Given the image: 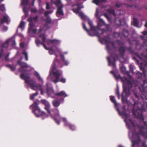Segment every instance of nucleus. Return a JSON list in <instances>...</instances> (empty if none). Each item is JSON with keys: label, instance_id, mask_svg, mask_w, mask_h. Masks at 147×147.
<instances>
[{"label": "nucleus", "instance_id": "1", "mask_svg": "<svg viewBox=\"0 0 147 147\" xmlns=\"http://www.w3.org/2000/svg\"><path fill=\"white\" fill-rule=\"evenodd\" d=\"M110 100L115 105L116 109L119 114L123 117H125L124 121L127 128L129 129L128 135L132 142L131 147H147L146 142L142 141L140 137L142 136L144 138L147 140V121H144V117L142 115V107L139 102H136L133 98H131L134 104L133 109V118L130 119L129 114L121 112L118 107L115 97L111 96Z\"/></svg>", "mask_w": 147, "mask_h": 147}, {"label": "nucleus", "instance_id": "2", "mask_svg": "<svg viewBox=\"0 0 147 147\" xmlns=\"http://www.w3.org/2000/svg\"><path fill=\"white\" fill-rule=\"evenodd\" d=\"M142 56L144 59H147V55H144L143 54H142ZM144 65L145 66H147L146 61H144ZM110 73L113 75L116 80L120 79L123 83V91L122 94V100L123 102H126L128 104V101L126 98V97H128L130 94V90L134 86H136V87H138L139 88L142 92L141 97L143 99H147L146 95H147V92L146 90V88H147V82L146 81H143L144 85L140 84L139 83H138L137 84H136L134 82L132 77L129 74H127V75L129 78L130 81L128 80L125 77H121L120 75L117 76H116L114 71H110Z\"/></svg>", "mask_w": 147, "mask_h": 147}, {"label": "nucleus", "instance_id": "3", "mask_svg": "<svg viewBox=\"0 0 147 147\" xmlns=\"http://www.w3.org/2000/svg\"><path fill=\"white\" fill-rule=\"evenodd\" d=\"M22 69L21 68L19 69V71L22 73L20 76L21 78L24 80L25 82L30 86L31 89L35 90H40L41 94L44 95L45 92V90L42 85L44 81L39 74L37 72L35 71L34 75L37 78L38 81L41 83L36 84L35 82L30 79V75L27 71H26L24 72L22 71Z\"/></svg>", "mask_w": 147, "mask_h": 147}, {"label": "nucleus", "instance_id": "4", "mask_svg": "<svg viewBox=\"0 0 147 147\" xmlns=\"http://www.w3.org/2000/svg\"><path fill=\"white\" fill-rule=\"evenodd\" d=\"M39 37L41 38L42 41V42H41L40 40L38 39H36L35 42L37 45L38 46H39L40 45H42L46 49L48 50V48L46 47L44 43L47 42V44L49 45H53V47H54L55 49H53V48H50L49 49V53L51 55H54L56 57H57L58 56L57 55V51L58 52V50L57 49H60L58 48V47L61 43L60 41L57 39L52 40L48 39L46 40V38L45 37V34H43L40 35L39 36Z\"/></svg>", "mask_w": 147, "mask_h": 147}, {"label": "nucleus", "instance_id": "5", "mask_svg": "<svg viewBox=\"0 0 147 147\" xmlns=\"http://www.w3.org/2000/svg\"><path fill=\"white\" fill-rule=\"evenodd\" d=\"M56 59L55 60L53 64L52 65V67H51L49 72V74L47 78L48 81H51L53 82L55 84H56L59 81L63 83L66 82V79L63 77H62L59 80V77L62 75V71L61 70L56 69L54 67L55 65V61Z\"/></svg>", "mask_w": 147, "mask_h": 147}, {"label": "nucleus", "instance_id": "6", "mask_svg": "<svg viewBox=\"0 0 147 147\" xmlns=\"http://www.w3.org/2000/svg\"><path fill=\"white\" fill-rule=\"evenodd\" d=\"M76 6V9H73L72 10L76 14H78L81 18L83 20H88V23L90 26V32L92 30H96L97 28L96 27L94 26L93 25V23L92 21L90 20L88 18L86 15L82 12L79 11L82 8H84L82 4H78L76 5H74L72 6L73 7Z\"/></svg>", "mask_w": 147, "mask_h": 147}, {"label": "nucleus", "instance_id": "7", "mask_svg": "<svg viewBox=\"0 0 147 147\" xmlns=\"http://www.w3.org/2000/svg\"><path fill=\"white\" fill-rule=\"evenodd\" d=\"M41 101L42 103L45 105V109L49 113L51 117L53 118L54 120L56 123L58 125H59L60 123L59 120L61 119V117L59 115V111L58 109H54L53 110V112L55 114V116L53 117L51 113L50 109V105L49 102L45 99L42 100Z\"/></svg>", "mask_w": 147, "mask_h": 147}, {"label": "nucleus", "instance_id": "8", "mask_svg": "<svg viewBox=\"0 0 147 147\" xmlns=\"http://www.w3.org/2000/svg\"><path fill=\"white\" fill-rule=\"evenodd\" d=\"M95 32H97L98 33L97 36L99 38V40L102 43L103 42H105V44L106 46V49L109 53L111 54V57H112L113 56V54L111 53L112 52V49L111 48V46H112L113 47L116 48V47L114 46V43L112 42H111L110 41V39L109 37H106L105 36L103 38L101 39L100 38V36L102 34H99L98 31V30L97 29L96 30H91V31L90 32L91 34H92L94 33V35L93 36L95 35Z\"/></svg>", "mask_w": 147, "mask_h": 147}, {"label": "nucleus", "instance_id": "9", "mask_svg": "<svg viewBox=\"0 0 147 147\" xmlns=\"http://www.w3.org/2000/svg\"><path fill=\"white\" fill-rule=\"evenodd\" d=\"M39 103L38 100L36 101L30 106V108L32 110V112L36 117H41L42 119H44L47 118L49 116L44 112L41 111L38 106Z\"/></svg>", "mask_w": 147, "mask_h": 147}, {"label": "nucleus", "instance_id": "10", "mask_svg": "<svg viewBox=\"0 0 147 147\" xmlns=\"http://www.w3.org/2000/svg\"><path fill=\"white\" fill-rule=\"evenodd\" d=\"M98 8L96 9V12L95 13V17L98 19L97 21L98 25L96 27L97 30H98L99 34H106L107 31L104 29H100L99 28L101 26L105 25V23L104 20L100 18V16L98 15Z\"/></svg>", "mask_w": 147, "mask_h": 147}, {"label": "nucleus", "instance_id": "11", "mask_svg": "<svg viewBox=\"0 0 147 147\" xmlns=\"http://www.w3.org/2000/svg\"><path fill=\"white\" fill-rule=\"evenodd\" d=\"M52 3L55 4L58 7L56 13V15L58 17L61 18L63 15L62 9L63 5L61 0H51Z\"/></svg>", "mask_w": 147, "mask_h": 147}, {"label": "nucleus", "instance_id": "12", "mask_svg": "<svg viewBox=\"0 0 147 147\" xmlns=\"http://www.w3.org/2000/svg\"><path fill=\"white\" fill-rule=\"evenodd\" d=\"M57 49L58 50V52L59 53L62 59V63L63 65L61 64V63L57 59V57H56L54 59V60L53 62V63L54 61H55V59H56L55 62V65L54 66L55 69H56V67L57 66L60 67H62L63 65H64L65 66H67L69 64V61L65 59L64 55H63L61 53V50L59 49ZM53 64V63L51 65V67H52V65Z\"/></svg>", "mask_w": 147, "mask_h": 147}, {"label": "nucleus", "instance_id": "13", "mask_svg": "<svg viewBox=\"0 0 147 147\" xmlns=\"http://www.w3.org/2000/svg\"><path fill=\"white\" fill-rule=\"evenodd\" d=\"M46 86V94L48 96L54 98L56 93L54 92L53 86L51 84L47 83Z\"/></svg>", "mask_w": 147, "mask_h": 147}, {"label": "nucleus", "instance_id": "14", "mask_svg": "<svg viewBox=\"0 0 147 147\" xmlns=\"http://www.w3.org/2000/svg\"><path fill=\"white\" fill-rule=\"evenodd\" d=\"M107 11L109 13L113 15L114 16L119 17V23L120 25H122V23L124 21V19L122 18L120 19V18L123 17L124 15L123 14H121L120 11H118L117 13L116 14L115 13L114 11L112 9H108L107 10Z\"/></svg>", "mask_w": 147, "mask_h": 147}, {"label": "nucleus", "instance_id": "15", "mask_svg": "<svg viewBox=\"0 0 147 147\" xmlns=\"http://www.w3.org/2000/svg\"><path fill=\"white\" fill-rule=\"evenodd\" d=\"M53 12V10L50 11H46L45 12V16L46 17L45 20L46 24L44 26V29H48L50 27V25H51V20L50 17L48 16V15L51 14Z\"/></svg>", "mask_w": 147, "mask_h": 147}, {"label": "nucleus", "instance_id": "16", "mask_svg": "<svg viewBox=\"0 0 147 147\" xmlns=\"http://www.w3.org/2000/svg\"><path fill=\"white\" fill-rule=\"evenodd\" d=\"M9 45H12L14 46L16 45V44L15 42V36H13L7 39L5 42L2 44V47L6 48L9 46Z\"/></svg>", "mask_w": 147, "mask_h": 147}, {"label": "nucleus", "instance_id": "17", "mask_svg": "<svg viewBox=\"0 0 147 147\" xmlns=\"http://www.w3.org/2000/svg\"><path fill=\"white\" fill-rule=\"evenodd\" d=\"M21 5L24 6L23 11L26 17L28 15V9L30 7V4L28 2V0H22Z\"/></svg>", "mask_w": 147, "mask_h": 147}, {"label": "nucleus", "instance_id": "18", "mask_svg": "<svg viewBox=\"0 0 147 147\" xmlns=\"http://www.w3.org/2000/svg\"><path fill=\"white\" fill-rule=\"evenodd\" d=\"M28 21L29 22V26L28 28V33L29 35L31 36H33L30 34V32H32L34 34H35L37 32V30L36 29L33 28L34 26V24L33 23L32 21V18H30L28 19Z\"/></svg>", "mask_w": 147, "mask_h": 147}, {"label": "nucleus", "instance_id": "19", "mask_svg": "<svg viewBox=\"0 0 147 147\" xmlns=\"http://www.w3.org/2000/svg\"><path fill=\"white\" fill-rule=\"evenodd\" d=\"M62 119L65 126L69 127L70 129L73 131L76 129V127L74 125L71 124L68 122L66 118H62Z\"/></svg>", "mask_w": 147, "mask_h": 147}, {"label": "nucleus", "instance_id": "20", "mask_svg": "<svg viewBox=\"0 0 147 147\" xmlns=\"http://www.w3.org/2000/svg\"><path fill=\"white\" fill-rule=\"evenodd\" d=\"M123 34L121 33L114 32V34L116 36H120L121 38H123L124 37H127L129 35V32L126 29H123Z\"/></svg>", "mask_w": 147, "mask_h": 147}, {"label": "nucleus", "instance_id": "21", "mask_svg": "<svg viewBox=\"0 0 147 147\" xmlns=\"http://www.w3.org/2000/svg\"><path fill=\"white\" fill-rule=\"evenodd\" d=\"M64 101V98L54 100L52 102L53 105L55 107H57L60 105L61 102H63Z\"/></svg>", "mask_w": 147, "mask_h": 147}, {"label": "nucleus", "instance_id": "22", "mask_svg": "<svg viewBox=\"0 0 147 147\" xmlns=\"http://www.w3.org/2000/svg\"><path fill=\"white\" fill-rule=\"evenodd\" d=\"M10 21V20L9 17L7 15L5 14L3 16V19L1 20L0 26L4 22L6 23L7 24H9Z\"/></svg>", "mask_w": 147, "mask_h": 147}, {"label": "nucleus", "instance_id": "23", "mask_svg": "<svg viewBox=\"0 0 147 147\" xmlns=\"http://www.w3.org/2000/svg\"><path fill=\"white\" fill-rule=\"evenodd\" d=\"M142 33L144 35V37H143L142 36V38H144L146 37V39H145V41L144 42V44L143 45V47L144 49L146 51L147 50V31H145L144 32H142Z\"/></svg>", "mask_w": 147, "mask_h": 147}, {"label": "nucleus", "instance_id": "24", "mask_svg": "<svg viewBox=\"0 0 147 147\" xmlns=\"http://www.w3.org/2000/svg\"><path fill=\"white\" fill-rule=\"evenodd\" d=\"M108 61L109 63V65L110 66L112 65L113 67H116V64H115V57L113 58V60L114 61L113 62H111L110 60V57H107Z\"/></svg>", "mask_w": 147, "mask_h": 147}, {"label": "nucleus", "instance_id": "25", "mask_svg": "<svg viewBox=\"0 0 147 147\" xmlns=\"http://www.w3.org/2000/svg\"><path fill=\"white\" fill-rule=\"evenodd\" d=\"M82 26L83 29L85 30L88 33V34L90 36H93L94 34V33H93L92 34H91L90 33V29L89 30H88L86 28V27L85 24L84 23H82Z\"/></svg>", "mask_w": 147, "mask_h": 147}, {"label": "nucleus", "instance_id": "26", "mask_svg": "<svg viewBox=\"0 0 147 147\" xmlns=\"http://www.w3.org/2000/svg\"><path fill=\"white\" fill-rule=\"evenodd\" d=\"M56 95L59 96H63L64 97L68 96L65 93V92L64 91H62L56 93Z\"/></svg>", "mask_w": 147, "mask_h": 147}, {"label": "nucleus", "instance_id": "27", "mask_svg": "<svg viewBox=\"0 0 147 147\" xmlns=\"http://www.w3.org/2000/svg\"><path fill=\"white\" fill-rule=\"evenodd\" d=\"M106 0H93V2L96 5H98L101 3H104L106 1Z\"/></svg>", "mask_w": 147, "mask_h": 147}, {"label": "nucleus", "instance_id": "28", "mask_svg": "<svg viewBox=\"0 0 147 147\" xmlns=\"http://www.w3.org/2000/svg\"><path fill=\"white\" fill-rule=\"evenodd\" d=\"M25 24V23L24 22L22 21L18 28H20L21 29V30L23 31L24 29ZM18 29L17 30V32L18 31Z\"/></svg>", "mask_w": 147, "mask_h": 147}, {"label": "nucleus", "instance_id": "29", "mask_svg": "<svg viewBox=\"0 0 147 147\" xmlns=\"http://www.w3.org/2000/svg\"><path fill=\"white\" fill-rule=\"evenodd\" d=\"M18 63L22 67H26L28 66V65L26 63L21 62L20 61H18Z\"/></svg>", "mask_w": 147, "mask_h": 147}, {"label": "nucleus", "instance_id": "30", "mask_svg": "<svg viewBox=\"0 0 147 147\" xmlns=\"http://www.w3.org/2000/svg\"><path fill=\"white\" fill-rule=\"evenodd\" d=\"M132 24L135 26L137 27L140 28V26H138V23L137 20L135 18H133Z\"/></svg>", "mask_w": 147, "mask_h": 147}, {"label": "nucleus", "instance_id": "31", "mask_svg": "<svg viewBox=\"0 0 147 147\" xmlns=\"http://www.w3.org/2000/svg\"><path fill=\"white\" fill-rule=\"evenodd\" d=\"M120 69L122 73L124 74H127V72L126 71V67L123 66L120 67Z\"/></svg>", "mask_w": 147, "mask_h": 147}, {"label": "nucleus", "instance_id": "32", "mask_svg": "<svg viewBox=\"0 0 147 147\" xmlns=\"http://www.w3.org/2000/svg\"><path fill=\"white\" fill-rule=\"evenodd\" d=\"M38 92H36L35 93L33 94L30 95V99L33 100L34 99L35 97L38 94Z\"/></svg>", "mask_w": 147, "mask_h": 147}, {"label": "nucleus", "instance_id": "33", "mask_svg": "<svg viewBox=\"0 0 147 147\" xmlns=\"http://www.w3.org/2000/svg\"><path fill=\"white\" fill-rule=\"evenodd\" d=\"M125 51V49L124 47L120 46L119 49V51L121 55H122L124 53Z\"/></svg>", "mask_w": 147, "mask_h": 147}, {"label": "nucleus", "instance_id": "34", "mask_svg": "<svg viewBox=\"0 0 147 147\" xmlns=\"http://www.w3.org/2000/svg\"><path fill=\"white\" fill-rule=\"evenodd\" d=\"M6 66L9 67L12 71H14L16 69V67L10 65H6Z\"/></svg>", "mask_w": 147, "mask_h": 147}, {"label": "nucleus", "instance_id": "35", "mask_svg": "<svg viewBox=\"0 0 147 147\" xmlns=\"http://www.w3.org/2000/svg\"><path fill=\"white\" fill-rule=\"evenodd\" d=\"M0 9L2 12H4L5 11V5L3 4L0 5Z\"/></svg>", "mask_w": 147, "mask_h": 147}, {"label": "nucleus", "instance_id": "36", "mask_svg": "<svg viewBox=\"0 0 147 147\" xmlns=\"http://www.w3.org/2000/svg\"><path fill=\"white\" fill-rule=\"evenodd\" d=\"M22 53L25 55L26 60L28 61V57L27 53L26 51H24Z\"/></svg>", "mask_w": 147, "mask_h": 147}, {"label": "nucleus", "instance_id": "37", "mask_svg": "<svg viewBox=\"0 0 147 147\" xmlns=\"http://www.w3.org/2000/svg\"><path fill=\"white\" fill-rule=\"evenodd\" d=\"M4 55V51L3 50L1 49V52H0V59H3Z\"/></svg>", "mask_w": 147, "mask_h": 147}, {"label": "nucleus", "instance_id": "38", "mask_svg": "<svg viewBox=\"0 0 147 147\" xmlns=\"http://www.w3.org/2000/svg\"><path fill=\"white\" fill-rule=\"evenodd\" d=\"M103 15L109 21V22H111V18L109 17L107 14L106 13H104Z\"/></svg>", "mask_w": 147, "mask_h": 147}, {"label": "nucleus", "instance_id": "39", "mask_svg": "<svg viewBox=\"0 0 147 147\" xmlns=\"http://www.w3.org/2000/svg\"><path fill=\"white\" fill-rule=\"evenodd\" d=\"M124 6L126 7H130L132 8H135L136 7L135 5H128L126 3H125L124 4Z\"/></svg>", "mask_w": 147, "mask_h": 147}, {"label": "nucleus", "instance_id": "40", "mask_svg": "<svg viewBox=\"0 0 147 147\" xmlns=\"http://www.w3.org/2000/svg\"><path fill=\"white\" fill-rule=\"evenodd\" d=\"M31 11L33 13H36L37 11V9L35 7H33L31 9Z\"/></svg>", "mask_w": 147, "mask_h": 147}, {"label": "nucleus", "instance_id": "41", "mask_svg": "<svg viewBox=\"0 0 147 147\" xmlns=\"http://www.w3.org/2000/svg\"><path fill=\"white\" fill-rule=\"evenodd\" d=\"M136 74H137V75L138 76V77L139 79L140 78L142 75V74L141 73L139 72V71H138L136 73Z\"/></svg>", "mask_w": 147, "mask_h": 147}, {"label": "nucleus", "instance_id": "42", "mask_svg": "<svg viewBox=\"0 0 147 147\" xmlns=\"http://www.w3.org/2000/svg\"><path fill=\"white\" fill-rule=\"evenodd\" d=\"M10 53H8L7 55H6V56L5 57V61H8L9 60V57L10 55Z\"/></svg>", "mask_w": 147, "mask_h": 147}, {"label": "nucleus", "instance_id": "43", "mask_svg": "<svg viewBox=\"0 0 147 147\" xmlns=\"http://www.w3.org/2000/svg\"><path fill=\"white\" fill-rule=\"evenodd\" d=\"M44 11V9L42 8L41 7L40 9L38 10V11L40 13H43Z\"/></svg>", "mask_w": 147, "mask_h": 147}, {"label": "nucleus", "instance_id": "44", "mask_svg": "<svg viewBox=\"0 0 147 147\" xmlns=\"http://www.w3.org/2000/svg\"><path fill=\"white\" fill-rule=\"evenodd\" d=\"M8 30V28L7 26H4L3 27V28L2 30V31L3 32H6Z\"/></svg>", "mask_w": 147, "mask_h": 147}, {"label": "nucleus", "instance_id": "45", "mask_svg": "<svg viewBox=\"0 0 147 147\" xmlns=\"http://www.w3.org/2000/svg\"><path fill=\"white\" fill-rule=\"evenodd\" d=\"M125 1L126 2L130 4H131L133 3L132 0H125Z\"/></svg>", "mask_w": 147, "mask_h": 147}, {"label": "nucleus", "instance_id": "46", "mask_svg": "<svg viewBox=\"0 0 147 147\" xmlns=\"http://www.w3.org/2000/svg\"><path fill=\"white\" fill-rule=\"evenodd\" d=\"M122 4L120 3H116V6L117 7H121L122 5Z\"/></svg>", "mask_w": 147, "mask_h": 147}, {"label": "nucleus", "instance_id": "47", "mask_svg": "<svg viewBox=\"0 0 147 147\" xmlns=\"http://www.w3.org/2000/svg\"><path fill=\"white\" fill-rule=\"evenodd\" d=\"M46 9H49L50 8L49 4L48 3H46Z\"/></svg>", "mask_w": 147, "mask_h": 147}, {"label": "nucleus", "instance_id": "48", "mask_svg": "<svg viewBox=\"0 0 147 147\" xmlns=\"http://www.w3.org/2000/svg\"><path fill=\"white\" fill-rule=\"evenodd\" d=\"M116 43H118L119 46H120L121 45H123L122 43L121 42H120L119 40L117 41Z\"/></svg>", "mask_w": 147, "mask_h": 147}, {"label": "nucleus", "instance_id": "49", "mask_svg": "<svg viewBox=\"0 0 147 147\" xmlns=\"http://www.w3.org/2000/svg\"><path fill=\"white\" fill-rule=\"evenodd\" d=\"M38 18V17L37 16H36L33 17V19L34 20V21H36L37 20Z\"/></svg>", "mask_w": 147, "mask_h": 147}, {"label": "nucleus", "instance_id": "50", "mask_svg": "<svg viewBox=\"0 0 147 147\" xmlns=\"http://www.w3.org/2000/svg\"><path fill=\"white\" fill-rule=\"evenodd\" d=\"M24 44L23 42H21L20 43V46L22 47H24Z\"/></svg>", "mask_w": 147, "mask_h": 147}, {"label": "nucleus", "instance_id": "51", "mask_svg": "<svg viewBox=\"0 0 147 147\" xmlns=\"http://www.w3.org/2000/svg\"><path fill=\"white\" fill-rule=\"evenodd\" d=\"M60 49L61 50V53L63 55H64L67 54V51L65 52H63V53H62L61 49Z\"/></svg>", "mask_w": 147, "mask_h": 147}, {"label": "nucleus", "instance_id": "52", "mask_svg": "<svg viewBox=\"0 0 147 147\" xmlns=\"http://www.w3.org/2000/svg\"><path fill=\"white\" fill-rule=\"evenodd\" d=\"M42 28L41 27H40L39 30L38 31V33H40V32H41L42 31Z\"/></svg>", "mask_w": 147, "mask_h": 147}, {"label": "nucleus", "instance_id": "53", "mask_svg": "<svg viewBox=\"0 0 147 147\" xmlns=\"http://www.w3.org/2000/svg\"><path fill=\"white\" fill-rule=\"evenodd\" d=\"M116 94L117 95H119V92L118 88L117 90Z\"/></svg>", "mask_w": 147, "mask_h": 147}, {"label": "nucleus", "instance_id": "54", "mask_svg": "<svg viewBox=\"0 0 147 147\" xmlns=\"http://www.w3.org/2000/svg\"><path fill=\"white\" fill-rule=\"evenodd\" d=\"M125 108V106H123V111H124Z\"/></svg>", "mask_w": 147, "mask_h": 147}, {"label": "nucleus", "instance_id": "55", "mask_svg": "<svg viewBox=\"0 0 147 147\" xmlns=\"http://www.w3.org/2000/svg\"><path fill=\"white\" fill-rule=\"evenodd\" d=\"M117 20H118V18H116L115 20V22L116 23L117 22Z\"/></svg>", "mask_w": 147, "mask_h": 147}, {"label": "nucleus", "instance_id": "56", "mask_svg": "<svg viewBox=\"0 0 147 147\" xmlns=\"http://www.w3.org/2000/svg\"><path fill=\"white\" fill-rule=\"evenodd\" d=\"M145 27L147 28V22H146V24L145 25Z\"/></svg>", "mask_w": 147, "mask_h": 147}, {"label": "nucleus", "instance_id": "57", "mask_svg": "<svg viewBox=\"0 0 147 147\" xmlns=\"http://www.w3.org/2000/svg\"><path fill=\"white\" fill-rule=\"evenodd\" d=\"M106 26H107V28L108 29V30H109V25H106Z\"/></svg>", "mask_w": 147, "mask_h": 147}, {"label": "nucleus", "instance_id": "58", "mask_svg": "<svg viewBox=\"0 0 147 147\" xmlns=\"http://www.w3.org/2000/svg\"><path fill=\"white\" fill-rule=\"evenodd\" d=\"M134 95H135V97L136 98H138V96L137 95V94H134Z\"/></svg>", "mask_w": 147, "mask_h": 147}, {"label": "nucleus", "instance_id": "59", "mask_svg": "<svg viewBox=\"0 0 147 147\" xmlns=\"http://www.w3.org/2000/svg\"><path fill=\"white\" fill-rule=\"evenodd\" d=\"M117 95V96H118V99H120V94Z\"/></svg>", "mask_w": 147, "mask_h": 147}, {"label": "nucleus", "instance_id": "60", "mask_svg": "<svg viewBox=\"0 0 147 147\" xmlns=\"http://www.w3.org/2000/svg\"><path fill=\"white\" fill-rule=\"evenodd\" d=\"M118 147H123V146H122L121 145H120L118 146Z\"/></svg>", "mask_w": 147, "mask_h": 147}, {"label": "nucleus", "instance_id": "61", "mask_svg": "<svg viewBox=\"0 0 147 147\" xmlns=\"http://www.w3.org/2000/svg\"><path fill=\"white\" fill-rule=\"evenodd\" d=\"M19 36H20L21 37H22L23 36L22 34H21V35H19Z\"/></svg>", "mask_w": 147, "mask_h": 147}, {"label": "nucleus", "instance_id": "62", "mask_svg": "<svg viewBox=\"0 0 147 147\" xmlns=\"http://www.w3.org/2000/svg\"><path fill=\"white\" fill-rule=\"evenodd\" d=\"M4 0H0V3L3 1Z\"/></svg>", "mask_w": 147, "mask_h": 147}, {"label": "nucleus", "instance_id": "63", "mask_svg": "<svg viewBox=\"0 0 147 147\" xmlns=\"http://www.w3.org/2000/svg\"><path fill=\"white\" fill-rule=\"evenodd\" d=\"M34 3H33V2L32 3V5H33L34 4Z\"/></svg>", "mask_w": 147, "mask_h": 147}, {"label": "nucleus", "instance_id": "64", "mask_svg": "<svg viewBox=\"0 0 147 147\" xmlns=\"http://www.w3.org/2000/svg\"><path fill=\"white\" fill-rule=\"evenodd\" d=\"M35 1V0H33V3H34Z\"/></svg>", "mask_w": 147, "mask_h": 147}]
</instances>
